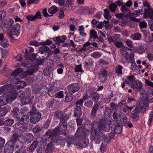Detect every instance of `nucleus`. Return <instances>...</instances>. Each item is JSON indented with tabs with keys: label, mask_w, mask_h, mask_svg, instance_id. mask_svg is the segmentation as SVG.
<instances>
[{
	"label": "nucleus",
	"mask_w": 153,
	"mask_h": 153,
	"mask_svg": "<svg viewBox=\"0 0 153 153\" xmlns=\"http://www.w3.org/2000/svg\"><path fill=\"white\" fill-rule=\"evenodd\" d=\"M107 126L105 121L103 120H100L99 123L96 121L93 122L91 128V139L96 143L99 144L103 138L105 142L109 143L114 137L112 133L104 134L102 136V132L106 131Z\"/></svg>",
	"instance_id": "obj_1"
},
{
	"label": "nucleus",
	"mask_w": 153,
	"mask_h": 153,
	"mask_svg": "<svg viewBox=\"0 0 153 153\" xmlns=\"http://www.w3.org/2000/svg\"><path fill=\"white\" fill-rule=\"evenodd\" d=\"M11 83L15 84V86L8 84L0 87V94H4L3 96H0V106L6 104L7 102L14 100L16 97L17 93L16 89L19 88L18 85L19 80L16 77L11 79Z\"/></svg>",
	"instance_id": "obj_2"
},
{
	"label": "nucleus",
	"mask_w": 153,
	"mask_h": 153,
	"mask_svg": "<svg viewBox=\"0 0 153 153\" xmlns=\"http://www.w3.org/2000/svg\"><path fill=\"white\" fill-rule=\"evenodd\" d=\"M53 133L50 131H48L43 136V143L47 145L45 150L46 153H52L53 152L54 147L52 145Z\"/></svg>",
	"instance_id": "obj_3"
},
{
	"label": "nucleus",
	"mask_w": 153,
	"mask_h": 153,
	"mask_svg": "<svg viewBox=\"0 0 153 153\" xmlns=\"http://www.w3.org/2000/svg\"><path fill=\"white\" fill-rule=\"evenodd\" d=\"M39 51L41 54H44L45 56H42V60H44L49 57L51 53L49 48L45 46H43L39 48Z\"/></svg>",
	"instance_id": "obj_4"
},
{
	"label": "nucleus",
	"mask_w": 153,
	"mask_h": 153,
	"mask_svg": "<svg viewBox=\"0 0 153 153\" xmlns=\"http://www.w3.org/2000/svg\"><path fill=\"white\" fill-rule=\"evenodd\" d=\"M81 128H82L80 127L78 128L76 133L75 137L73 138L72 143L75 146H78L80 139L83 138L81 135V134H83V133H82V131H80Z\"/></svg>",
	"instance_id": "obj_5"
},
{
	"label": "nucleus",
	"mask_w": 153,
	"mask_h": 153,
	"mask_svg": "<svg viewBox=\"0 0 153 153\" xmlns=\"http://www.w3.org/2000/svg\"><path fill=\"white\" fill-rule=\"evenodd\" d=\"M34 138V136L32 134L26 133L22 137L21 143L25 144L30 143L33 140Z\"/></svg>",
	"instance_id": "obj_6"
},
{
	"label": "nucleus",
	"mask_w": 153,
	"mask_h": 153,
	"mask_svg": "<svg viewBox=\"0 0 153 153\" xmlns=\"http://www.w3.org/2000/svg\"><path fill=\"white\" fill-rule=\"evenodd\" d=\"M143 14L144 12L142 9L134 10V13H131V16L130 17V19L133 21L139 22L140 21V19H137L134 17V16H138L140 15Z\"/></svg>",
	"instance_id": "obj_7"
},
{
	"label": "nucleus",
	"mask_w": 153,
	"mask_h": 153,
	"mask_svg": "<svg viewBox=\"0 0 153 153\" xmlns=\"http://www.w3.org/2000/svg\"><path fill=\"white\" fill-rule=\"evenodd\" d=\"M142 82L139 80H134L132 83L131 87L134 90L137 91H141L143 89Z\"/></svg>",
	"instance_id": "obj_8"
},
{
	"label": "nucleus",
	"mask_w": 153,
	"mask_h": 153,
	"mask_svg": "<svg viewBox=\"0 0 153 153\" xmlns=\"http://www.w3.org/2000/svg\"><path fill=\"white\" fill-rule=\"evenodd\" d=\"M31 115L30 121L33 123H36L38 122L41 117V114L39 112H37Z\"/></svg>",
	"instance_id": "obj_9"
},
{
	"label": "nucleus",
	"mask_w": 153,
	"mask_h": 153,
	"mask_svg": "<svg viewBox=\"0 0 153 153\" xmlns=\"http://www.w3.org/2000/svg\"><path fill=\"white\" fill-rule=\"evenodd\" d=\"M68 91L70 93L73 94L77 91L79 89L78 85L76 83H74L69 85L68 86Z\"/></svg>",
	"instance_id": "obj_10"
},
{
	"label": "nucleus",
	"mask_w": 153,
	"mask_h": 153,
	"mask_svg": "<svg viewBox=\"0 0 153 153\" xmlns=\"http://www.w3.org/2000/svg\"><path fill=\"white\" fill-rule=\"evenodd\" d=\"M100 79L102 80V83L104 82L107 79V76L108 75V71L102 68L98 74Z\"/></svg>",
	"instance_id": "obj_11"
},
{
	"label": "nucleus",
	"mask_w": 153,
	"mask_h": 153,
	"mask_svg": "<svg viewBox=\"0 0 153 153\" xmlns=\"http://www.w3.org/2000/svg\"><path fill=\"white\" fill-rule=\"evenodd\" d=\"M142 107L137 105L136 108L132 111L131 113V117L135 119L139 115V113L141 111Z\"/></svg>",
	"instance_id": "obj_12"
},
{
	"label": "nucleus",
	"mask_w": 153,
	"mask_h": 153,
	"mask_svg": "<svg viewBox=\"0 0 153 153\" xmlns=\"http://www.w3.org/2000/svg\"><path fill=\"white\" fill-rule=\"evenodd\" d=\"M14 23V21L11 18H7L2 22V24L6 28H10Z\"/></svg>",
	"instance_id": "obj_13"
},
{
	"label": "nucleus",
	"mask_w": 153,
	"mask_h": 153,
	"mask_svg": "<svg viewBox=\"0 0 153 153\" xmlns=\"http://www.w3.org/2000/svg\"><path fill=\"white\" fill-rule=\"evenodd\" d=\"M63 114L62 111H55L54 114V116L57 119H60L61 122H62L63 120H65L68 118V117H63Z\"/></svg>",
	"instance_id": "obj_14"
},
{
	"label": "nucleus",
	"mask_w": 153,
	"mask_h": 153,
	"mask_svg": "<svg viewBox=\"0 0 153 153\" xmlns=\"http://www.w3.org/2000/svg\"><path fill=\"white\" fill-rule=\"evenodd\" d=\"M68 137V136L66 132H62L61 134V135H59L58 137V139L57 140V143H59V145H60L61 143H64L66 139Z\"/></svg>",
	"instance_id": "obj_15"
},
{
	"label": "nucleus",
	"mask_w": 153,
	"mask_h": 153,
	"mask_svg": "<svg viewBox=\"0 0 153 153\" xmlns=\"http://www.w3.org/2000/svg\"><path fill=\"white\" fill-rule=\"evenodd\" d=\"M135 79V76L133 75L126 76V79L124 78L123 79V80H125L126 84H128L129 86H131L132 83L134 81Z\"/></svg>",
	"instance_id": "obj_16"
},
{
	"label": "nucleus",
	"mask_w": 153,
	"mask_h": 153,
	"mask_svg": "<svg viewBox=\"0 0 153 153\" xmlns=\"http://www.w3.org/2000/svg\"><path fill=\"white\" fill-rule=\"evenodd\" d=\"M58 91V89L56 86H53L50 88L48 92V94L51 97L55 96L56 92Z\"/></svg>",
	"instance_id": "obj_17"
},
{
	"label": "nucleus",
	"mask_w": 153,
	"mask_h": 153,
	"mask_svg": "<svg viewBox=\"0 0 153 153\" xmlns=\"http://www.w3.org/2000/svg\"><path fill=\"white\" fill-rule=\"evenodd\" d=\"M90 96L93 101L97 103L100 98L99 94L96 92H94L91 93Z\"/></svg>",
	"instance_id": "obj_18"
},
{
	"label": "nucleus",
	"mask_w": 153,
	"mask_h": 153,
	"mask_svg": "<svg viewBox=\"0 0 153 153\" xmlns=\"http://www.w3.org/2000/svg\"><path fill=\"white\" fill-rule=\"evenodd\" d=\"M37 139L35 140L30 146L27 148V150L30 153H32L37 147L38 144Z\"/></svg>",
	"instance_id": "obj_19"
},
{
	"label": "nucleus",
	"mask_w": 153,
	"mask_h": 153,
	"mask_svg": "<svg viewBox=\"0 0 153 153\" xmlns=\"http://www.w3.org/2000/svg\"><path fill=\"white\" fill-rule=\"evenodd\" d=\"M99 105L97 103H95L91 111V117L92 118H95L96 116L97 111L99 109Z\"/></svg>",
	"instance_id": "obj_20"
},
{
	"label": "nucleus",
	"mask_w": 153,
	"mask_h": 153,
	"mask_svg": "<svg viewBox=\"0 0 153 153\" xmlns=\"http://www.w3.org/2000/svg\"><path fill=\"white\" fill-rule=\"evenodd\" d=\"M19 30V24L17 23L15 24L12 29V34L18 36Z\"/></svg>",
	"instance_id": "obj_21"
},
{
	"label": "nucleus",
	"mask_w": 153,
	"mask_h": 153,
	"mask_svg": "<svg viewBox=\"0 0 153 153\" xmlns=\"http://www.w3.org/2000/svg\"><path fill=\"white\" fill-rule=\"evenodd\" d=\"M153 14V10L152 9L149 7L147 9H144L143 17L145 18H147L148 17H149L152 14Z\"/></svg>",
	"instance_id": "obj_22"
},
{
	"label": "nucleus",
	"mask_w": 153,
	"mask_h": 153,
	"mask_svg": "<svg viewBox=\"0 0 153 153\" xmlns=\"http://www.w3.org/2000/svg\"><path fill=\"white\" fill-rule=\"evenodd\" d=\"M35 66L33 65L30 66L27 71L24 72V75L27 76L33 74L35 72Z\"/></svg>",
	"instance_id": "obj_23"
},
{
	"label": "nucleus",
	"mask_w": 153,
	"mask_h": 153,
	"mask_svg": "<svg viewBox=\"0 0 153 153\" xmlns=\"http://www.w3.org/2000/svg\"><path fill=\"white\" fill-rule=\"evenodd\" d=\"M67 37L63 35L62 37L58 36L53 39L54 41H56V43L59 45V43L63 42L66 39Z\"/></svg>",
	"instance_id": "obj_24"
},
{
	"label": "nucleus",
	"mask_w": 153,
	"mask_h": 153,
	"mask_svg": "<svg viewBox=\"0 0 153 153\" xmlns=\"http://www.w3.org/2000/svg\"><path fill=\"white\" fill-rule=\"evenodd\" d=\"M29 117L28 115H24L22 116L20 121V124L26 125L29 121Z\"/></svg>",
	"instance_id": "obj_25"
},
{
	"label": "nucleus",
	"mask_w": 153,
	"mask_h": 153,
	"mask_svg": "<svg viewBox=\"0 0 153 153\" xmlns=\"http://www.w3.org/2000/svg\"><path fill=\"white\" fill-rule=\"evenodd\" d=\"M74 115L75 117H80L82 115L81 108L80 106H77L74 109Z\"/></svg>",
	"instance_id": "obj_26"
},
{
	"label": "nucleus",
	"mask_w": 153,
	"mask_h": 153,
	"mask_svg": "<svg viewBox=\"0 0 153 153\" xmlns=\"http://www.w3.org/2000/svg\"><path fill=\"white\" fill-rule=\"evenodd\" d=\"M40 53L39 52L37 53H36V54H35V53H33L32 54L31 56L32 57L33 59L32 60H36L38 61H39L41 64L44 61V60H42V57L41 58L39 56V54Z\"/></svg>",
	"instance_id": "obj_27"
},
{
	"label": "nucleus",
	"mask_w": 153,
	"mask_h": 153,
	"mask_svg": "<svg viewBox=\"0 0 153 153\" xmlns=\"http://www.w3.org/2000/svg\"><path fill=\"white\" fill-rule=\"evenodd\" d=\"M73 138L71 137H68L66 140V142L64 143H61L60 145H62L63 146H66L68 147H69L70 145L72 143Z\"/></svg>",
	"instance_id": "obj_28"
},
{
	"label": "nucleus",
	"mask_w": 153,
	"mask_h": 153,
	"mask_svg": "<svg viewBox=\"0 0 153 153\" xmlns=\"http://www.w3.org/2000/svg\"><path fill=\"white\" fill-rule=\"evenodd\" d=\"M105 109L104 113V117L107 119L110 118L111 115V109L109 108L105 107Z\"/></svg>",
	"instance_id": "obj_29"
},
{
	"label": "nucleus",
	"mask_w": 153,
	"mask_h": 153,
	"mask_svg": "<svg viewBox=\"0 0 153 153\" xmlns=\"http://www.w3.org/2000/svg\"><path fill=\"white\" fill-rule=\"evenodd\" d=\"M120 10L123 13H127V14L126 15L127 16L129 15L130 16V17L131 16V12L129 9H127L126 7V5H123L121 8Z\"/></svg>",
	"instance_id": "obj_30"
},
{
	"label": "nucleus",
	"mask_w": 153,
	"mask_h": 153,
	"mask_svg": "<svg viewBox=\"0 0 153 153\" xmlns=\"http://www.w3.org/2000/svg\"><path fill=\"white\" fill-rule=\"evenodd\" d=\"M142 35L141 34L136 33L134 34H131V38L134 40H139L141 38Z\"/></svg>",
	"instance_id": "obj_31"
},
{
	"label": "nucleus",
	"mask_w": 153,
	"mask_h": 153,
	"mask_svg": "<svg viewBox=\"0 0 153 153\" xmlns=\"http://www.w3.org/2000/svg\"><path fill=\"white\" fill-rule=\"evenodd\" d=\"M125 59L127 62L131 63L134 62V56L132 54L128 55L125 58Z\"/></svg>",
	"instance_id": "obj_32"
},
{
	"label": "nucleus",
	"mask_w": 153,
	"mask_h": 153,
	"mask_svg": "<svg viewBox=\"0 0 153 153\" xmlns=\"http://www.w3.org/2000/svg\"><path fill=\"white\" fill-rule=\"evenodd\" d=\"M13 147L12 145L6 146L4 149V153H13Z\"/></svg>",
	"instance_id": "obj_33"
},
{
	"label": "nucleus",
	"mask_w": 153,
	"mask_h": 153,
	"mask_svg": "<svg viewBox=\"0 0 153 153\" xmlns=\"http://www.w3.org/2000/svg\"><path fill=\"white\" fill-rule=\"evenodd\" d=\"M123 67L120 65H119L116 67L115 69V72L117 74L118 76H119L122 74V69Z\"/></svg>",
	"instance_id": "obj_34"
},
{
	"label": "nucleus",
	"mask_w": 153,
	"mask_h": 153,
	"mask_svg": "<svg viewBox=\"0 0 153 153\" xmlns=\"http://www.w3.org/2000/svg\"><path fill=\"white\" fill-rule=\"evenodd\" d=\"M31 100L28 97H23L21 99V102L23 105H26L30 103Z\"/></svg>",
	"instance_id": "obj_35"
},
{
	"label": "nucleus",
	"mask_w": 153,
	"mask_h": 153,
	"mask_svg": "<svg viewBox=\"0 0 153 153\" xmlns=\"http://www.w3.org/2000/svg\"><path fill=\"white\" fill-rule=\"evenodd\" d=\"M0 45L4 48H7L9 45L8 41L6 39H4L1 41Z\"/></svg>",
	"instance_id": "obj_36"
},
{
	"label": "nucleus",
	"mask_w": 153,
	"mask_h": 153,
	"mask_svg": "<svg viewBox=\"0 0 153 153\" xmlns=\"http://www.w3.org/2000/svg\"><path fill=\"white\" fill-rule=\"evenodd\" d=\"M128 50H129L128 48L123 47L121 50V53L125 58L128 55V53L127 52Z\"/></svg>",
	"instance_id": "obj_37"
},
{
	"label": "nucleus",
	"mask_w": 153,
	"mask_h": 153,
	"mask_svg": "<svg viewBox=\"0 0 153 153\" xmlns=\"http://www.w3.org/2000/svg\"><path fill=\"white\" fill-rule=\"evenodd\" d=\"M42 127L39 125H37L34 127L33 129V132L34 134H36L42 131Z\"/></svg>",
	"instance_id": "obj_38"
},
{
	"label": "nucleus",
	"mask_w": 153,
	"mask_h": 153,
	"mask_svg": "<svg viewBox=\"0 0 153 153\" xmlns=\"http://www.w3.org/2000/svg\"><path fill=\"white\" fill-rule=\"evenodd\" d=\"M57 11V7L55 6H52L48 9V13L51 14L56 13Z\"/></svg>",
	"instance_id": "obj_39"
},
{
	"label": "nucleus",
	"mask_w": 153,
	"mask_h": 153,
	"mask_svg": "<svg viewBox=\"0 0 153 153\" xmlns=\"http://www.w3.org/2000/svg\"><path fill=\"white\" fill-rule=\"evenodd\" d=\"M72 94L70 93L66 95L65 98V101L66 102H70L73 99Z\"/></svg>",
	"instance_id": "obj_40"
},
{
	"label": "nucleus",
	"mask_w": 153,
	"mask_h": 153,
	"mask_svg": "<svg viewBox=\"0 0 153 153\" xmlns=\"http://www.w3.org/2000/svg\"><path fill=\"white\" fill-rule=\"evenodd\" d=\"M113 129H114V131L116 133L120 134L122 132V128L119 125L116 126L114 125L113 126Z\"/></svg>",
	"instance_id": "obj_41"
},
{
	"label": "nucleus",
	"mask_w": 153,
	"mask_h": 153,
	"mask_svg": "<svg viewBox=\"0 0 153 153\" xmlns=\"http://www.w3.org/2000/svg\"><path fill=\"white\" fill-rule=\"evenodd\" d=\"M127 102L128 104L130 105H134L136 102L135 98H131L129 97L128 98Z\"/></svg>",
	"instance_id": "obj_42"
},
{
	"label": "nucleus",
	"mask_w": 153,
	"mask_h": 153,
	"mask_svg": "<svg viewBox=\"0 0 153 153\" xmlns=\"http://www.w3.org/2000/svg\"><path fill=\"white\" fill-rule=\"evenodd\" d=\"M148 103L145 104L143 102L140 101L139 103V105H138L140 106V107H142L141 110L143 109L144 111L146 110V108L148 106Z\"/></svg>",
	"instance_id": "obj_43"
},
{
	"label": "nucleus",
	"mask_w": 153,
	"mask_h": 153,
	"mask_svg": "<svg viewBox=\"0 0 153 153\" xmlns=\"http://www.w3.org/2000/svg\"><path fill=\"white\" fill-rule=\"evenodd\" d=\"M93 104V102L91 100H89L85 102L84 104V105L86 108H91Z\"/></svg>",
	"instance_id": "obj_44"
},
{
	"label": "nucleus",
	"mask_w": 153,
	"mask_h": 153,
	"mask_svg": "<svg viewBox=\"0 0 153 153\" xmlns=\"http://www.w3.org/2000/svg\"><path fill=\"white\" fill-rule=\"evenodd\" d=\"M88 144V143L85 141L81 140L80 139V141L79 142L78 146L82 148H85L87 146Z\"/></svg>",
	"instance_id": "obj_45"
},
{
	"label": "nucleus",
	"mask_w": 153,
	"mask_h": 153,
	"mask_svg": "<svg viewBox=\"0 0 153 153\" xmlns=\"http://www.w3.org/2000/svg\"><path fill=\"white\" fill-rule=\"evenodd\" d=\"M14 122V121L11 119H8L5 120L4 123V124L6 126H10L12 125Z\"/></svg>",
	"instance_id": "obj_46"
},
{
	"label": "nucleus",
	"mask_w": 153,
	"mask_h": 153,
	"mask_svg": "<svg viewBox=\"0 0 153 153\" xmlns=\"http://www.w3.org/2000/svg\"><path fill=\"white\" fill-rule=\"evenodd\" d=\"M41 42H39L35 40H33L30 41L29 43V45H33L36 46H39L40 45H41Z\"/></svg>",
	"instance_id": "obj_47"
},
{
	"label": "nucleus",
	"mask_w": 153,
	"mask_h": 153,
	"mask_svg": "<svg viewBox=\"0 0 153 153\" xmlns=\"http://www.w3.org/2000/svg\"><path fill=\"white\" fill-rule=\"evenodd\" d=\"M19 135L18 134H14L12 137L11 142L13 143L16 142L17 140H18Z\"/></svg>",
	"instance_id": "obj_48"
},
{
	"label": "nucleus",
	"mask_w": 153,
	"mask_h": 153,
	"mask_svg": "<svg viewBox=\"0 0 153 153\" xmlns=\"http://www.w3.org/2000/svg\"><path fill=\"white\" fill-rule=\"evenodd\" d=\"M114 44L115 47L118 48H121L123 47V43L121 42L116 41L114 42Z\"/></svg>",
	"instance_id": "obj_49"
},
{
	"label": "nucleus",
	"mask_w": 153,
	"mask_h": 153,
	"mask_svg": "<svg viewBox=\"0 0 153 153\" xmlns=\"http://www.w3.org/2000/svg\"><path fill=\"white\" fill-rule=\"evenodd\" d=\"M101 55V54L98 52H95L92 53L91 56L93 58L97 59L100 57Z\"/></svg>",
	"instance_id": "obj_50"
},
{
	"label": "nucleus",
	"mask_w": 153,
	"mask_h": 153,
	"mask_svg": "<svg viewBox=\"0 0 153 153\" xmlns=\"http://www.w3.org/2000/svg\"><path fill=\"white\" fill-rule=\"evenodd\" d=\"M56 98H63L64 97V95L63 91H60L57 93L56 95Z\"/></svg>",
	"instance_id": "obj_51"
},
{
	"label": "nucleus",
	"mask_w": 153,
	"mask_h": 153,
	"mask_svg": "<svg viewBox=\"0 0 153 153\" xmlns=\"http://www.w3.org/2000/svg\"><path fill=\"white\" fill-rule=\"evenodd\" d=\"M90 34L91 37H93L94 39L98 38V36L97 34V33L94 30H91L90 31Z\"/></svg>",
	"instance_id": "obj_52"
},
{
	"label": "nucleus",
	"mask_w": 153,
	"mask_h": 153,
	"mask_svg": "<svg viewBox=\"0 0 153 153\" xmlns=\"http://www.w3.org/2000/svg\"><path fill=\"white\" fill-rule=\"evenodd\" d=\"M109 7L110 10L114 12L116 9L117 6L114 3H112L110 4Z\"/></svg>",
	"instance_id": "obj_53"
},
{
	"label": "nucleus",
	"mask_w": 153,
	"mask_h": 153,
	"mask_svg": "<svg viewBox=\"0 0 153 153\" xmlns=\"http://www.w3.org/2000/svg\"><path fill=\"white\" fill-rule=\"evenodd\" d=\"M116 17L118 19H120L124 17H126L127 15H125L124 13H117L115 14Z\"/></svg>",
	"instance_id": "obj_54"
},
{
	"label": "nucleus",
	"mask_w": 153,
	"mask_h": 153,
	"mask_svg": "<svg viewBox=\"0 0 153 153\" xmlns=\"http://www.w3.org/2000/svg\"><path fill=\"white\" fill-rule=\"evenodd\" d=\"M153 117V112L151 111L149 114V119L148 120V124L149 126L152 122V118Z\"/></svg>",
	"instance_id": "obj_55"
},
{
	"label": "nucleus",
	"mask_w": 153,
	"mask_h": 153,
	"mask_svg": "<svg viewBox=\"0 0 153 153\" xmlns=\"http://www.w3.org/2000/svg\"><path fill=\"white\" fill-rule=\"evenodd\" d=\"M140 27V29L146 28L147 26V23L145 22H141L139 23Z\"/></svg>",
	"instance_id": "obj_56"
},
{
	"label": "nucleus",
	"mask_w": 153,
	"mask_h": 153,
	"mask_svg": "<svg viewBox=\"0 0 153 153\" xmlns=\"http://www.w3.org/2000/svg\"><path fill=\"white\" fill-rule=\"evenodd\" d=\"M30 63V62L28 60L26 59L23 62H22L21 66L23 67H26Z\"/></svg>",
	"instance_id": "obj_57"
},
{
	"label": "nucleus",
	"mask_w": 153,
	"mask_h": 153,
	"mask_svg": "<svg viewBox=\"0 0 153 153\" xmlns=\"http://www.w3.org/2000/svg\"><path fill=\"white\" fill-rule=\"evenodd\" d=\"M137 67V66L134 62L131 63V70L133 71H135Z\"/></svg>",
	"instance_id": "obj_58"
},
{
	"label": "nucleus",
	"mask_w": 153,
	"mask_h": 153,
	"mask_svg": "<svg viewBox=\"0 0 153 153\" xmlns=\"http://www.w3.org/2000/svg\"><path fill=\"white\" fill-rule=\"evenodd\" d=\"M26 18L28 21H33L36 20L34 15L32 14L27 15L26 16Z\"/></svg>",
	"instance_id": "obj_59"
},
{
	"label": "nucleus",
	"mask_w": 153,
	"mask_h": 153,
	"mask_svg": "<svg viewBox=\"0 0 153 153\" xmlns=\"http://www.w3.org/2000/svg\"><path fill=\"white\" fill-rule=\"evenodd\" d=\"M34 16L35 19H41L42 18V15L41 14V12L39 11H38L36 12Z\"/></svg>",
	"instance_id": "obj_60"
},
{
	"label": "nucleus",
	"mask_w": 153,
	"mask_h": 153,
	"mask_svg": "<svg viewBox=\"0 0 153 153\" xmlns=\"http://www.w3.org/2000/svg\"><path fill=\"white\" fill-rule=\"evenodd\" d=\"M6 13L4 10L0 11V20L4 18L6 16Z\"/></svg>",
	"instance_id": "obj_61"
},
{
	"label": "nucleus",
	"mask_w": 153,
	"mask_h": 153,
	"mask_svg": "<svg viewBox=\"0 0 153 153\" xmlns=\"http://www.w3.org/2000/svg\"><path fill=\"white\" fill-rule=\"evenodd\" d=\"M19 74V68L15 70L11 74L12 76H16Z\"/></svg>",
	"instance_id": "obj_62"
},
{
	"label": "nucleus",
	"mask_w": 153,
	"mask_h": 153,
	"mask_svg": "<svg viewBox=\"0 0 153 153\" xmlns=\"http://www.w3.org/2000/svg\"><path fill=\"white\" fill-rule=\"evenodd\" d=\"M52 42V41H49L48 40H47L46 41L44 42H41V45L45 46V45H51Z\"/></svg>",
	"instance_id": "obj_63"
},
{
	"label": "nucleus",
	"mask_w": 153,
	"mask_h": 153,
	"mask_svg": "<svg viewBox=\"0 0 153 153\" xmlns=\"http://www.w3.org/2000/svg\"><path fill=\"white\" fill-rule=\"evenodd\" d=\"M147 94H148L147 95V97L148 99H149L150 97L153 96V90L152 89L149 90L147 92Z\"/></svg>",
	"instance_id": "obj_64"
}]
</instances>
